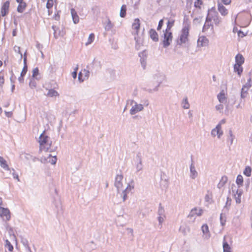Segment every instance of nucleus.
<instances>
[{"label":"nucleus","instance_id":"obj_1","mask_svg":"<svg viewBox=\"0 0 252 252\" xmlns=\"http://www.w3.org/2000/svg\"><path fill=\"white\" fill-rule=\"evenodd\" d=\"M123 179V175L122 174H117L115 177V187L117 188L118 193H120V191L122 190L121 195L123 198V201L124 202L127 198V194L133 189V186L128 185L127 187L123 190V184L122 181Z\"/></svg>","mask_w":252,"mask_h":252},{"label":"nucleus","instance_id":"obj_2","mask_svg":"<svg viewBox=\"0 0 252 252\" xmlns=\"http://www.w3.org/2000/svg\"><path fill=\"white\" fill-rule=\"evenodd\" d=\"M50 137L46 135L45 131H44L40 135L39 138V143L40 145L39 151H48L51 148L52 142H49Z\"/></svg>","mask_w":252,"mask_h":252},{"label":"nucleus","instance_id":"obj_3","mask_svg":"<svg viewBox=\"0 0 252 252\" xmlns=\"http://www.w3.org/2000/svg\"><path fill=\"white\" fill-rule=\"evenodd\" d=\"M189 26L185 25L181 31V33L177 41V44L179 45H182L183 44H185L189 41Z\"/></svg>","mask_w":252,"mask_h":252},{"label":"nucleus","instance_id":"obj_4","mask_svg":"<svg viewBox=\"0 0 252 252\" xmlns=\"http://www.w3.org/2000/svg\"><path fill=\"white\" fill-rule=\"evenodd\" d=\"M163 40H162V44L163 48L168 47L171 44L172 40L173 35L172 32H167L163 31Z\"/></svg>","mask_w":252,"mask_h":252},{"label":"nucleus","instance_id":"obj_5","mask_svg":"<svg viewBox=\"0 0 252 252\" xmlns=\"http://www.w3.org/2000/svg\"><path fill=\"white\" fill-rule=\"evenodd\" d=\"M0 216L3 219V221L9 220L11 218L9 210L7 208L0 206Z\"/></svg>","mask_w":252,"mask_h":252},{"label":"nucleus","instance_id":"obj_6","mask_svg":"<svg viewBox=\"0 0 252 252\" xmlns=\"http://www.w3.org/2000/svg\"><path fill=\"white\" fill-rule=\"evenodd\" d=\"M87 67H89V69L91 70L92 72H94L95 73L101 68V65L99 61L94 59L90 67L87 66Z\"/></svg>","mask_w":252,"mask_h":252},{"label":"nucleus","instance_id":"obj_7","mask_svg":"<svg viewBox=\"0 0 252 252\" xmlns=\"http://www.w3.org/2000/svg\"><path fill=\"white\" fill-rule=\"evenodd\" d=\"M139 57H140V62L142 68L145 69L147 65V54L146 50H143L139 53Z\"/></svg>","mask_w":252,"mask_h":252},{"label":"nucleus","instance_id":"obj_8","mask_svg":"<svg viewBox=\"0 0 252 252\" xmlns=\"http://www.w3.org/2000/svg\"><path fill=\"white\" fill-rule=\"evenodd\" d=\"M135 161L137 162L135 165L136 172L141 171L143 168V165L142 163V157L140 152H138L135 158Z\"/></svg>","mask_w":252,"mask_h":252},{"label":"nucleus","instance_id":"obj_9","mask_svg":"<svg viewBox=\"0 0 252 252\" xmlns=\"http://www.w3.org/2000/svg\"><path fill=\"white\" fill-rule=\"evenodd\" d=\"M9 5L10 1L9 0H7L3 3L0 9L1 16L4 17L7 15L9 12Z\"/></svg>","mask_w":252,"mask_h":252},{"label":"nucleus","instance_id":"obj_10","mask_svg":"<svg viewBox=\"0 0 252 252\" xmlns=\"http://www.w3.org/2000/svg\"><path fill=\"white\" fill-rule=\"evenodd\" d=\"M221 126L220 125H217L215 128L213 129L211 131V135L213 136H218V137L220 138V136L222 135L223 132L221 130Z\"/></svg>","mask_w":252,"mask_h":252},{"label":"nucleus","instance_id":"obj_11","mask_svg":"<svg viewBox=\"0 0 252 252\" xmlns=\"http://www.w3.org/2000/svg\"><path fill=\"white\" fill-rule=\"evenodd\" d=\"M143 109V107L142 104H138L136 102H135L134 105L132 106L130 110V114L131 115H134L138 112L142 111Z\"/></svg>","mask_w":252,"mask_h":252},{"label":"nucleus","instance_id":"obj_12","mask_svg":"<svg viewBox=\"0 0 252 252\" xmlns=\"http://www.w3.org/2000/svg\"><path fill=\"white\" fill-rule=\"evenodd\" d=\"M209 43V40L204 36H199L197 40V46L198 47L207 46Z\"/></svg>","mask_w":252,"mask_h":252},{"label":"nucleus","instance_id":"obj_13","mask_svg":"<svg viewBox=\"0 0 252 252\" xmlns=\"http://www.w3.org/2000/svg\"><path fill=\"white\" fill-rule=\"evenodd\" d=\"M191 163L190 165L189 169H190V177L192 179H194L196 178L198 175V173L195 170V166L193 163V160L192 158H191Z\"/></svg>","mask_w":252,"mask_h":252},{"label":"nucleus","instance_id":"obj_14","mask_svg":"<svg viewBox=\"0 0 252 252\" xmlns=\"http://www.w3.org/2000/svg\"><path fill=\"white\" fill-rule=\"evenodd\" d=\"M160 77L161 78L159 80H158L157 81L158 82V85L152 90V89H149L148 91L149 93H152L153 92H156L158 90V87L159 86L160 84L162 83V80L164 79V76L160 74V73H158L155 75V78L156 77L158 78Z\"/></svg>","mask_w":252,"mask_h":252},{"label":"nucleus","instance_id":"obj_15","mask_svg":"<svg viewBox=\"0 0 252 252\" xmlns=\"http://www.w3.org/2000/svg\"><path fill=\"white\" fill-rule=\"evenodd\" d=\"M151 39L155 42L158 41V33L154 29H151L149 32Z\"/></svg>","mask_w":252,"mask_h":252},{"label":"nucleus","instance_id":"obj_16","mask_svg":"<svg viewBox=\"0 0 252 252\" xmlns=\"http://www.w3.org/2000/svg\"><path fill=\"white\" fill-rule=\"evenodd\" d=\"M231 199L229 197H227V200L225 203V205L224 206L222 212H224V214H227L228 213L230 206L231 205Z\"/></svg>","mask_w":252,"mask_h":252},{"label":"nucleus","instance_id":"obj_17","mask_svg":"<svg viewBox=\"0 0 252 252\" xmlns=\"http://www.w3.org/2000/svg\"><path fill=\"white\" fill-rule=\"evenodd\" d=\"M218 10L223 16H225L228 14V10L222 4L218 3Z\"/></svg>","mask_w":252,"mask_h":252},{"label":"nucleus","instance_id":"obj_18","mask_svg":"<svg viewBox=\"0 0 252 252\" xmlns=\"http://www.w3.org/2000/svg\"><path fill=\"white\" fill-rule=\"evenodd\" d=\"M226 236H224L223 240V252H231V248L228 243L225 240Z\"/></svg>","mask_w":252,"mask_h":252},{"label":"nucleus","instance_id":"obj_19","mask_svg":"<svg viewBox=\"0 0 252 252\" xmlns=\"http://www.w3.org/2000/svg\"><path fill=\"white\" fill-rule=\"evenodd\" d=\"M140 20L138 18H136L134 22L132 24V29L136 30V33L138 34V30L140 28Z\"/></svg>","mask_w":252,"mask_h":252},{"label":"nucleus","instance_id":"obj_20","mask_svg":"<svg viewBox=\"0 0 252 252\" xmlns=\"http://www.w3.org/2000/svg\"><path fill=\"white\" fill-rule=\"evenodd\" d=\"M202 231L204 234H206L205 238L208 239L210 237L208 226L206 224H204L202 226Z\"/></svg>","mask_w":252,"mask_h":252},{"label":"nucleus","instance_id":"obj_21","mask_svg":"<svg viewBox=\"0 0 252 252\" xmlns=\"http://www.w3.org/2000/svg\"><path fill=\"white\" fill-rule=\"evenodd\" d=\"M227 180H228V178L227 177V176H223L220 182L219 183V184H218L217 185V187L219 188V189H221V188H222L224 185L226 183V182H227Z\"/></svg>","mask_w":252,"mask_h":252},{"label":"nucleus","instance_id":"obj_22","mask_svg":"<svg viewBox=\"0 0 252 252\" xmlns=\"http://www.w3.org/2000/svg\"><path fill=\"white\" fill-rule=\"evenodd\" d=\"M0 166L5 170H10L6 161L1 156H0Z\"/></svg>","mask_w":252,"mask_h":252},{"label":"nucleus","instance_id":"obj_23","mask_svg":"<svg viewBox=\"0 0 252 252\" xmlns=\"http://www.w3.org/2000/svg\"><path fill=\"white\" fill-rule=\"evenodd\" d=\"M71 14L72 15V18L74 23H78L79 21V16L77 15L75 10L73 8L71 9Z\"/></svg>","mask_w":252,"mask_h":252},{"label":"nucleus","instance_id":"obj_24","mask_svg":"<svg viewBox=\"0 0 252 252\" xmlns=\"http://www.w3.org/2000/svg\"><path fill=\"white\" fill-rule=\"evenodd\" d=\"M234 71L237 72L239 76H240L243 72V67L241 65L235 63L234 65Z\"/></svg>","mask_w":252,"mask_h":252},{"label":"nucleus","instance_id":"obj_25","mask_svg":"<svg viewBox=\"0 0 252 252\" xmlns=\"http://www.w3.org/2000/svg\"><path fill=\"white\" fill-rule=\"evenodd\" d=\"M19 5L17 7V10L19 13H22L27 6V4L25 2H19Z\"/></svg>","mask_w":252,"mask_h":252},{"label":"nucleus","instance_id":"obj_26","mask_svg":"<svg viewBox=\"0 0 252 252\" xmlns=\"http://www.w3.org/2000/svg\"><path fill=\"white\" fill-rule=\"evenodd\" d=\"M244 58L241 54H238L235 57L236 63L241 65L244 63Z\"/></svg>","mask_w":252,"mask_h":252},{"label":"nucleus","instance_id":"obj_27","mask_svg":"<svg viewBox=\"0 0 252 252\" xmlns=\"http://www.w3.org/2000/svg\"><path fill=\"white\" fill-rule=\"evenodd\" d=\"M204 199L205 202H208L210 204L213 202L212 194L211 191L207 190V193L205 195Z\"/></svg>","mask_w":252,"mask_h":252},{"label":"nucleus","instance_id":"obj_28","mask_svg":"<svg viewBox=\"0 0 252 252\" xmlns=\"http://www.w3.org/2000/svg\"><path fill=\"white\" fill-rule=\"evenodd\" d=\"M203 213V210L201 209L197 210L196 208L192 209L190 213L189 216H192L196 214L198 216H200Z\"/></svg>","mask_w":252,"mask_h":252},{"label":"nucleus","instance_id":"obj_29","mask_svg":"<svg viewBox=\"0 0 252 252\" xmlns=\"http://www.w3.org/2000/svg\"><path fill=\"white\" fill-rule=\"evenodd\" d=\"M218 99L220 102L223 103L226 99L225 94L223 91H221L217 95Z\"/></svg>","mask_w":252,"mask_h":252},{"label":"nucleus","instance_id":"obj_30","mask_svg":"<svg viewBox=\"0 0 252 252\" xmlns=\"http://www.w3.org/2000/svg\"><path fill=\"white\" fill-rule=\"evenodd\" d=\"M232 192L234 194H236V196H241L242 194V190L239 189H236V186L234 184L232 185Z\"/></svg>","mask_w":252,"mask_h":252},{"label":"nucleus","instance_id":"obj_31","mask_svg":"<svg viewBox=\"0 0 252 252\" xmlns=\"http://www.w3.org/2000/svg\"><path fill=\"white\" fill-rule=\"evenodd\" d=\"M244 180L241 175H238L237 177L236 183L238 188L241 187L243 185Z\"/></svg>","mask_w":252,"mask_h":252},{"label":"nucleus","instance_id":"obj_32","mask_svg":"<svg viewBox=\"0 0 252 252\" xmlns=\"http://www.w3.org/2000/svg\"><path fill=\"white\" fill-rule=\"evenodd\" d=\"M52 29L54 31V36L55 38L58 39V37L61 36V32L58 31L59 30V28L57 27L56 26L53 25L52 27ZM61 36H63V35H61Z\"/></svg>","mask_w":252,"mask_h":252},{"label":"nucleus","instance_id":"obj_33","mask_svg":"<svg viewBox=\"0 0 252 252\" xmlns=\"http://www.w3.org/2000/svg\"><path fill=\"white\" fill-rule=\"evenodd\" d=\"M213 20L214 22L216 25H218L220 22V18L218 16V14L215 11L214 12V15H212Z\"/></svg>","mask_w":252,"mask_h":252},{"label":"nucleus","instance_id":"obj_34","mask_svg":"<svg viewBox=\"0 0 252 252\" xmlns=\"http://www.w3.org/2000/svg\"><path fill=\"white\" fill-rule=\"evenodd\" d=\"M47 95L49 97H54V96H59V93L54 89H49L48 90V93L47 94Z\"/></svg>","mask_w":252,"mask_h":252},{"label":"nucleus","instance_id":"obj_35","mask_svg":"<svg viewBox=\"0 0 252 252\" xmlns=\"http://www.w3.org/2000/svg\"><path fill=\"white\" fill-rule=\"evenodd\" d=\"M227 214H224V212H222L220 215V220L221 225L223 226L226 222V215Z\"/></svg>","mask_w":252,"mask_h":252},{"label":"nucleus","instance_id":"obj_36","mask_svg":"<svg viewBox=\"0 0 252 252\" xmlns=\"http://www.w3.org/2000/svg\"><path fill=\"white\" fill-rule=\"evenodd\" d=\"M210 27H211V30L213 31V25L209 22H205L204 25L202 29V32H205L207 31Z\"/></svg>","mask_w":252,"mask_h":252},{"label":"nucleus","instance_id":"obj_37","mask_svg":"<svg viewBox=\"0 0 252 252\" xmlns=\"http://www.w3.org/2000/svg\"><path fill=\"white\" fill-rule=\"evenodd\" d=\"M174 20L168 21L167 23V27L165 31V32H171L170 31L171 28L174 26Z\"/></svg>","mask_w":252,"mask_h":252},{"label":"nucleus","instance_id":"obj_38","mask_svg":"<svg viewBox=\"0 0 252 252\" xmlns=\"http://www.w3.org/2000/svg\"><path fill=\"white\" fill-rule=\"evenodd\" d=\"M126 5H123L121 6L120 12V16L122 18H124L126 15Z\"/></svg>","mask_w":252,"mask_h":252},{"label":"nucleus","instance_id":"obj_39","mask_svg":"<svg viewBox=\"0 0 252 252\" xmlns=\"http://www.w3.org/2000/svg\"><path fill=\"white\" fill-rule=\"evenodd\" d=\"M252 168L250 166H247L245 167L243 174L247 177H250L251 176Z\"/></svg>","mask_w":252,"mask_h":252},{"label":"nucleus","instance_id":"obj_40","mask_svg":"<svg viewBox=\"0 0 252 252\" xmlns=\"http://www.w3.org/2000/svg\"><path fill=\"white\" fill-rule=\"evenodd\" d=\"M21 242L29 252H32L30 247H29V242L27 239H22Z\"/></svg>","mask_w":252,"mask_h":252},{"label":"nucleus","instance_id":"obj_41","mask_svg":"<svg viewBox=\"0 0 252 252\" xmlns=\"http://www.w3.org/2000/svg\"><path fill=\"white\" fill-rule=\"evenodd\" d=\"M6 228L7 230H8L9 235L11 237H12V238H13L14 239H16V236L14 233L13 228L9 226L8 224H7Z\"/></svg>","mask_w":252,"mask_h":252},{"label":"nucleus","instance_id":"obj_42","mask_svg":"<svg viewBox=\"0 0 252 252\" xmlns=\"http://www.w3.org/2000/svg\"><path fill=\"white\" fill-rule=\"evenodd\" d=\"M158 216L165 217V210H164L163 207L161 206V203H159V207H158Z\"/></svg>","mask_w":252,"mask_h":252},{"label":"nucleus","instance_id":"obj_43","mask_svg":"<svg viewBox=\"0 0 252 252\" xmlns=\"http://www.w3.org/2000/svg\"><path fill=\"white\" fill-rule=\"evenodd\" d=\"M54 4L53 0H48L46 3V8L48 9L49 15L50 14V9L53 7Z\"/></svg>","mask_w":252,"mask_h":252},{"label":"nucleus","instance_id":"obj_44","mask_svg":"<svg viewBox=\"0 0 252 252\" xmlns=\"http://www.w3.org/2000/svg\"><path fill=\"white\" fill-rule=\"evenodd\" d=\"M183 108L184 109H189V104L188 102V99L187 97H186L183 99L182 101Z\"/></svg>","mask_w":252,"mask_h":252},{"label":"nucleus","instance_id":"obj_45","mask_svg":"<svg viewBox=\"0 0 252 252\" xmlns=\"http://www.w3.org/2000/svg\"><path fill=\"white\" fill-rule=\"evenodd\" d=\"M28 71V65L27 63H26V60L25 59V63H24V66L22 72H21V75L25 76Z\"/></svg>","mask_w":252,"mask_h":252},{"label":"nucleus","instance_id":"obj_46","mask_svg":"<svg viewBox=\"0 0 252 252\" xmlns=\"http://www.w3.org/2000/svg\"><path fill=\"white\" fill-rule=\"evenodd\" d=\"M5 247L7 248L10 252H12L13 250V246L8 240H5Z\"/></svg>","mask_w":252,"mask_h":252},{"label":"nucleus","instance_id":"obj_47","mask_svg":"<svg viewBox=\"0 0 252 252\" xmlns=\"http://www.w3.org/2000/svg\"><path fill=\"white\" fill-rule=\"evenodd\" d=\"M94 34L93 33H91L89 35V38L88 39V41L86 43V45H88L91 44L93 42V41H94Z\"/></svg>","mask_w":252,"mask_h":252},{"label":"nucleus","instance_id":"obj_48","mask_svg":"<svg viewBox=\"0 0 252 252\" xmlns=\"http://www.w3.org/2000/svg\"><path fill=\"white\" fill-rule=\"evenodd\" d=\"M112 27H113V25L111 23V21L109 19H108L107 24L105 26V27H104L105 30L106 31H110L112 29Z\"/></svg>","mask_w":252,"mask_h":252},{"label":"nucleus","instance_id":"obj_49","mask_svg":"<svg viewBox=\"0 0 252 252\" xmlns=\"http://www.w3.org/2000/svg\"><path fill=\"white\" fill-rule=\"evenodd\" d=\"M134 39L136 42L135 48L136 50H138L140 48V40L135 36L134 37Z\"/></svg>","mask_w":252,"mask_h":252},{"label":"nucleus","instance_id":"obj_50","mask_svg":"<svg viewBox=\"0 0 252 252\" xmlns=\"http://www.w3.org/2000/svg\"><path fill=\"white\" fill-rule=\"evenodd\" d=\"M203 4V1L202 0H196V1L194 3V7L196 8H198L199 9L201 8L200 6Z\"/></svg>","mask_w":252,"mask_h":252},{"label":"nucleus","instance_id":"obj_51","mask_svg":"<svg viewBox=\"0 0 252 252\" xmlns=\"http://www.w3.org/2000/svg\"><path fill=\"white\" fill-rule=\"evenodd\" d=\"M229 136L228 138V141H230V144H232L233 140L234 138V136L232 134V131L231 130H229Z\"/></svg>","mask_w":252,"mask_h":252},{"label":"nucleus","instance_id":"obj_52","mask_svg":"<svg viewBox=\"0 0 252 252\" xmlns=\"http://www.w3.org/2000/svg\"><path fill=\"white\" fill-rule=\"evenodd\" d=\"M4 82V75L2 71H0V86L2 87Z\"/></svg>","mask_w":252,"mask_h":252},{"label":"nucleus","instance_id":"obj_53","mask_svg":"<svg viewBox=\"0 0 252 252\" xmlns=\"http://www.w3.org/2000/svg\"><path fill=\"white\" fill-rule=\"evenodd\" d=\"M39 74V69L37 67L34 68L32 70V77L36 78Z\"/></svg>","mask_w":252,"mask_h":252},{"label":"nucleus","instance_id":"obj_54","mask_svg":"<svg viewBox=\"0 0 252 252\" xmlns=\"http://www.w3.org/2000/svg\"><path fill=\"white\" fill-rule=\"evenodd\" d=\"M57 157L56 156H54L52 158H50L48 162L51 164L54 165L57 162Z\"/></svg>","mask_w":252,"mask_h":252},{"label":"nucleus","instance_id":"obj_55","mask_svg":"<svg viewBox=\"0 0 252 252\" xmlns=\"http://www.w3.org/2000/svg\"><path fill=\"white\" fill-rule=\"evenodd\" d=\"M14 50L15 52H17L21 55V59L22 58L23 55L22 53L20 51V47L17 46H15L14 47Z\"/></svg>","mask_w":252,"mask_h":252},{"label":"nucleus","instance_id":"obj_56","mask_svg":"<svg viewBox=\"0 0 252 252\" xmlns=\"http://www.w3.org/2000/svg\"><path fill=\"white\" fill-rule=\"evenodd\" d=\"M163 19H161L159 20V22H158V27H157V30L158 31H160L161 28H162V27L163 26Z\"/></svg>","mask_w":252,"mask_h":252},{"label":"nucleus","instance_id":"obj_57","mask_svg":"<svg viewBox=\"0 0 252 252\" xmlns=\"http://www.w3.org/2000/svg\"><path fill=\"white\" fill-rule=\"evenodd\" d=\"M251 78H250L248 80V82L245 84L244 85L242 88H244L245 89H247V90H248L251 87V85L250 84V81H251Z\"/></svg>","mask_w":252,"mask_h":252},{"label":"nucleus","instance_id":"obj_58","mask_svg":"<svg viewBox=\"0 0 252 252\" xmlns=\"http://www.w3.org/2000/svg\"><path fill=\"white\" fill-rule=\"evenodd\" d=\"M54 204L55 206V207L58 209H60V208H61L62 207V205H61V201L60 200H58V201H55L54 202Z\"/></svg>","mask_w":252,"mask_h":252},{"label":"nucleus","instance_id":"obj_59","mask_svg":"<svg viewBox=\"0 0 252 252\" xmlns=\"http://www.w3.org/2000/svg\"><path fill=\"white\" fill-rule=\"evenodd\" d=\"M10 173L12 174L14 179H17L18 181H19L18 175L15 173V171L14 169H12V171H10Z\"/></svg>","mask_w":252,"mask_h":252},{"label":"nucleus","instance_id":"obj_60","mask_svg":"<svg viewBox=\"0 0 252 252\" xmlns=\"http://www.w3.org/2000/svg\"><path fill=\"white\" fill-rule=\"evenodd\" d=\"M83 72L84 73V77L85 78V80L86 79H88L89 76L90 71L89 70H86V69H84L83 70Z\"/></svg>","mask_w":252,"mask_h":252},{"label":"nucleus","instance_id":"obj_61","mask_svg":"<svg viewBox=\"0 0 252 252\" xmlns=\"http://www.w3.org/2000/svg\"><path fill=\"white\" fill-rule=\"evenodd\" d=\"M78 80L81 82L85 80V78L83 76V73L82 72H80L78 74Z\"/></svg>","mask_w":252,"mask_h":252},{"label":"nucleus","instance_id":"obj_62","mask_svg":"<svg viewBox=\"0 0 252 252\" xmlns=\"http://www.w3.org/2000/svg\"><path fill=\"white\" fill-rule=\"evenodd\" d=\"M36 82L34 80H31L29 83V85H30V87L32 89H33V88H35L36 86Z\"/></svg>","mask_w":252,"mask_h":252},{"label":"nucleus","instance_id":"obj_63","mask_svg":"<svg viewBox=\"0 0 252 252\" xmlns=\"http://www.w3.org/2000/svg\"><path fill=\"white\" fill-rule=\"evenodd\" d=\"M235 199L236 200V202L238 204H239L241 202V196H236V194H234Z\"/></svg>","mask_w":252,"mask_h":252},{"label":"nucleus","instance_id":"obj_64","mask_svg":"<svg viewBox=\"0 0 252 252\" xmlns=\"http://www.w3.org/2000/svg\"><path fill=\"white\" fill-rule=\"evenodd\" d=\"M250 184V179H248L247 180L245 181V186L246 189L247 190H248V188H249Z\"/></svg>","mask_w":252,"mask_h":252}]
</instances>
